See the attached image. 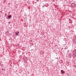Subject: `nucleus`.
Listing matches in <instances>:
<instances>
[{
    "label": "nucleus",
    "mask_w": 76,
    "mask_h": 76,
    "mask_svg": "<svg viewBox=\"0 0 76 76\" xmlns=\"http://www.w3.org/2000/svg\"><path fill=\"white\" fill-rule=\"evenodd\" d=\"M46 7H47V6H46Z\"/></svg>",
    "instance_id": "nucleus-11"
},
{
    "label": "nucleus",
    "mask_w": 76,
    "mask_h": 76,
    "mask_svg": "<svg viewBox=\"0 0 76 76\" xmlns=\"http://www.w3.org/2000/svg\"><path fill=\"white\" fill-rule=\"evenodd\" d=\"M11 17V15H9L8 16V18H10V17Z\"/></svg>",
    "instance_id": "nucleus-2"
},
{
    "label": "nucleus",
    "mask_w": 76,
    "mask_h": 76,
    "mask_svg": "<svg viewBox=\"0 0 76 76\" xmlns=\"http://www.w3.org/2000/svg\"><path fill=\"white\" fill-rule=\"evenodd\" d=\"M69 20H71V19H69Z\"/></svg>",
    "instance_id": "nucleus-7"
},
{
    "label": "nucleus",
    "mask_w": 76,
    "mask_h": 76,
    "mask_svg": "<svg viewBox=\"0 0 76 76\" xmlns=\"http://www.w3.org/2000/svg\"><path fill=\"white\" fill-rule=\"evenodd\" d=\"M4 70H5V69H4Z\"/></svg>",
    "instance_id": "nucleus-9"
},
{
    "label": "nucleus",
    "mask_w": 76,
    "mask_h": 76,
    "mask_svg": "<svg viewBox=\"0 0 76 76\" xmlns=\"http://www.w3.org/2000/svg\"><path fill=\"white\" fill-rule=\"evenodd\" d=\"M15 32L16 35H18V33H16V32Z\"/></svg>",
    "instance_id": "nucleus-4"
},
{
    "label": "nucleus",
    "mask_w": 76,
    "mask_h": 76,
    "mask_svg": "<svg viewBox=\"0 0 76 76\" xmlns=\"http://www.w3.org/2000/svg\"><path fill=\"white\" fill-rule=\"evenodd\" d=\"M75 53H76V52H75Z\"/></svg>",
    "instance_id": "nucleus-12"
},
{
    "label": "nucleus",
    "mask_w": 76,
    "mask_h": 76,
    "mask_svg": "<svg viewBox=\"0 0 76 76\" xmlns=\"http://www.w3.org/2000/svg\"><path fill=\"white\" fill-rule=\"evenodd\" d=\"M18 34H19V32H18Z\"/></svg>",
    "instance_id": "nucleus-8"
},
{
    "label": "nucleus",
    "mask_w": 76,
    "mask_h": 76,
    "mask_svg": "<svg viewBox=\"0 0 76 76\" xmlns=\"http://www.w3.org/2000/svg\"><path fill=\"white\" fill-rule=\"evenodd\" d=\"M61 72L62 73H64V72L63 71V70H61Z\"/></svg>",
    "instance_id": "nucleus-1"
},
{
    "label": "nucleus",
    "mask_w": 76,
    "mask_h": 76,
    "mask_svg": "<svg viewBox=\"0 0 76 76\" xmlns=\"http://www.w3.org/2000/svg\"><path fill=\"white\" fill-rule=\"evenodd\" d=\"M68 48L67 46H66L65 49H66L67 48Z\"/></svg>",
    "instance_id": "nucleus-3"
},
{
    "label": "nucleus",
    "mask_w": 76,
    "mask_h": 76,
    "mask_svg": "<svg viewBox=\"0 0 76 76\" xmlns=\"http://www.w3.org/2000/svg\"><path fill=\"white\" fill-rule=\"evenodd\" d=\"M42 7H44V6H43Z\"/></svg>",
    "instance_id": "nucleus-10"
},
{
    "label": "nucleus",
    "mask_w": 76,
    "mask_h": 76,
    "mask_svg": "<svg viewBox=\"0 0 76 76\" xmlns=\"http://www.w3.org/2000/svg\"><path fill=\"white\" fill-rule=\"evenodd\" d=\"M47 6H48V4H47Z\"/></svg>",
    "instance_id": "nucleus-6"
},
{
    "label": "nucleus",
    "mask_w": 76,
    "mask_h": 76,
    "mask_svg": "<svg viewBox=\"0 0 76 76\" xmlns=\"http://www.w3.org/2000/svg\"><path fill=\"white\" fill-rule=\"evenodd\" d=\"M8 23H10V22H8Z\"/></svg>",
    "instance_id": "nucleus-5"
}]
</instances>
